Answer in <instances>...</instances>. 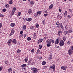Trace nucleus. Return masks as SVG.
I'll return each mask as SVG.
<instances>
[{
	"mask_svg": "<svg viewBox=\"0 0 73 73\" xmlns=\"http://www.w3.org/2000/svg\"><path fill=\"white\" fill-rule=\"evenodd\" d=\"M46 42L47 43V46L48 47H49L51 46V43H52V39H48L46 41Z\"/></svg>",
	"mask_w": 73,
	"mask_h": 73,
	"instance_id": "f257e3e1",
	"label": "nucleus"
},
{
	"mask_svg": "<svg viewBox=\"0 0 73 73\" xmlns=\"http://www.w3.org/2000/svg\"><path fill=\"white\" fill-rule=\"evenodd\" d=\"M31 70H33V73H37L38 72V69L36 68H33L31 69Z\"/></svg>",
	"mask_w": 73,
	"mask_h": 73,
	"instance_id": "f03ea898",
	"label": "nucleus"
},
{
	"mask_svg": "<svg viewBox=\"0 0 73 73\" xmlns=\"http://www.w3.org/2000/svg\"><path fill=\"white\" fill-rule=\"evenodd\" d=\"M64 44H65V43H64V41L62 40H60L59 43V45H60V46H64Z\"/></svg>",
	"mask_w": 73,
	"mask_h": 73,
	"instance_id": "7ed1b4c3",
	"label": "nucleus"
},
{
	"mask_svg": "<svg viewBox=\"0 0 73 73\" xmlns=\"http://www.w3.org/2000/svg\"><path fill=\"white\" fill-rule=\"evenodd\" d=\"M52 68L53 70H54V72L55 70V65H53L52 66H50V69H52Z\"/></svg>",
	"mask_w": 73,
	"mask_h": 73,
	"instance_id": "20e7f679",
	"label": "nucleus"
},
{
	"mask_svg": "<svg viewBox=\"0 0 73 73\" xmlns=\"http://www.w3.org/2000/svg\"><path fill=\"white\" fill-rule=\"evenodd\" d=\"M63 33L62 31L61 30H59L58 32V35L60 36H61V34H62Z\"/></svg>",
	"mask_w": 73,
	"mask_h": 73,
	"instance_id": "39448f33",
	"label": "nucleus"
},
{
	"mask_svg": "<svg viewBox=\"0 0 73 73\" xmlns=\"http://www.w3.org/2000/svg\"><path fill=\"white\" fill-rule=\"evenodd\" d=\"M60 42V40L57 39L56 40L55 42V45H56L57 44H58Z\"/></svg>",
	"mask_w": 73,
	"mask_h": 73,
	"instance_id": "423d86ee",
	"label": "nucleus"
},
{
	"mask_svg": "<svg viewBox=\"0 0 73 73\" xmlns=\"http://www.w3.org/2000/svg\"><path fill=\"white\" fill-rule=\"evenodd\" d=\"M72 49H70L69 50H68V54L69 55H71L72 54Z\"/></svg>",
	"mask_w": 73,
	"mask_h": 73,
	"instance_id": "0eeeda50",
	"label": "nucleus"
},
{
	"mask_svg": "<svg viewBox=\"0 0 73 73\" xmlns=\"http://www.w3.org/2000/svg\"><path fill=\"white\" fill-rule=\"evenodd\" d=\"M22 28L23 30H26V29H27V27L25 25L23 26Z\"/></svg>",
	"mask_w": 73,
	"mask_h": 73,
	"instance_id": "6e6552de",
	"label": "nucleus"
},
{
	"mask_svg": "<svg viewBox=\"0 0 73 73\" xmlns=\"http://www.w3.org/2000/svg\"><path fill=\"white\" fill-rule=\"evenodd\" d=\"M61 69H63V70H65L66 69V66L64 67L63 66L61 67Z\"/></svg>",
	"mask_w": 73,
	"mask_h": 73,
	"instance_id": "1a4fd4ad",
	"label": "nucleus"
},
{
	"mask_svg": "<svg viewBox=\"0 0 73 73\" xmlns=\"http://www.w3.org/2000/svg\"><path fill=\"white\" fill-rule=\"evenodd\" d=\"M17 40H16L15 39H14L12 41V43H14V44H16L17 43Z\"/></svg>",
	"mask_w": 73,
	"mask_h": 73,
	"instance_id": "9d476101",
	"label": "nucleus"
},
{
	"mask_svg": "<svg viewBox=\"0 0 73 73\" xmlns=\"http://www.w3.org/2000/svg\"><path fill=\"white\" fill-rule=\"evenodd\" d=\"M42 41V39H39V40H38V44H40V42H41Z\"/></svg>",
	"mask_w": 73,
	"mask_h": 73,
	"instance_id": "9b49d317",
	"label": "nucleus"
},
{
	"mask_svg": "<svg viewBox=\"0 0 73 73\" xmlns=\"http://www.w3.org/2000/svg\"><path fill=\"white\" fill-rule=\"evenodd\" d=\"M36 37H37V35H36V34L35 33L34 34V35L33 36V38H36Z\"/></svg>",
	"mask_w": 73,
	"mask_h": 73,
	"instance_id": "f8f14e48",
	"label": "nucleus"
},
{
	"mask_svg": "<svg viewBox=\"0 0 73 73\" xmlns=\"http://www.w3.org/2000/svg\"><path fill=\"white\" fill-rule=\"evenodd\" d=\"M60 27L62 29H64V26L62 25V24H60Z\"/></svg>",
	"mask_w": 73,
	"mask_h": 73,
	"instance_id": "ddd939ff",
	"label": "nucleus"
},
{
	"mask_svg": "<svg viewBox=\"0 0 73 73\" xmlns=\"http://www.w3.org/2000/svg\"><path fill=\"white\" fill-rule=\"evenodd\" d=\"M37 13V15L38 16H40V15H41V11H39L36 13Z\"/></svg>",
	"mask_w": 73,
	"mask_h": 73,
	"instance_id": "4468645a",
	"label": "nucleus"
},
{
	"mask_svg": "<svg viewBox=\"0 0 73 73\" xmlns=\"http://www.w3.org/2000/svg\"><path fill=\"white\" fill-rule=\"evenodd\" d=\"M53 7V4L49 6V9H52V8Z\"/></svg>",
	"mask_w": 73,
	"mask_h": 73,
	"instance_id": "2eb2a0df",
	"label": "nucleus"
},
{
	"mask_svg": "<svg viewBox=\"0 0 73 73\" xmlns=\"http://www.w3.org/2000/svg\"><path fill=\"white\" fill-rule=\"evenodd\" d=\"M15 25V24L14 23H11V26L12 27H14Z\"/></svg>",
	"mask_w": 73,
	"mask_h": 73,
	"instance_id": "dca6fc26",
	"label": "nucleus"
},
{
	"mask_svg": "<svg viewBox=\"0 0 73 73\" xmlns=\"http://www.w3.org/2000/svg\"><path fill=\"white\" fill-rule=\"evenodd\" d=\"M28 13L29 14H31L32 13V10L31 9H30L28 11Z\"/></svg>",
	"mask_w": 73,
	"mask_h": 73,
	"instance_id": "f3484780",
	"label": "nucleus"
},
{
	"mask_svg": "<svg viewBox=\"0 0 73 73\" xmlns=\"http://www.w3.org/2000/svg\"><path fill=\"white\" fill-rule=\"evenodd\" d=\"M35 3V1L33 0H32L30 2V4L32 5L33 4Z\"/></svg>",
	"mask_w": 73,
	"mask_h": 73,
	"instance_id": "a211bd4d",
	"label": "nucleus"
},
{
	"mask_svg": "<svg viewBox=\"0 0 73 73\" xmlns=\"http://www.w3.org/2000/svg\"><path fill=\"white\" fill-rule=\"evenodd\" d=\"M52 56L51 55H50V56H49L48 57V60H51V59H52Z\"/></svg>",
	"mask_w": 73,
	"mask_h": 73,
	"instance_id": "6ab92c4d",
	"label": "nucleus"
},
{
	"mask_svg": "<svg viewBox=\"0 0 73 73\" xmlns=\"http://www.w3.org/2000/svg\"><path fill=\"white\" fill-rule=\"evenodd\" d=\"M56 25H57L58 27H60V25H60V23L58 21L57 22Z\"/></svg>",
	"mask_w": 73,
	"mask_h": 73,
	"instance_id": "aec40b11",
	"label": "nucleus"
},
{
	"mask_svg": "<svg viewBox=\"0 0 73 73\" xmlns=\"http://www.w3.org/2000/svg\"><path fill=\"white\" fill-rule=\"evenodd\" d=\"M68 31H65L63 33V34L65 35H66V34H68Z\"/></svg>",
	"mask_w": 73,
	"mask_h": 73,
	"instance_id": "412c9836",
	"label": "nucleus"
},
{
	"mask_svg": "<svg viewBox=\"0 0 73 73\" xmlns=\"http://www.w3.org/2000/svg\"><path fill=\"white\" fill-rule=\"evenodd\" d=\"M68 33H71L72 32V30H69L68 31Z\"/></svg>",
	"mask_w": 73,
	"mask_h": 73,
	"instance_id": "4be33fe9",
	"label": "nucleus"
},
{
	"mask_svg": "<svg viewBox=\"0 0 73 73\" xmlns=\"http://www.w3.org/2000/svg\"><path fill=\"white\" fill-rule=\"evenodd\" d=\"M42 23H43V25H45V20H44L42 21Z\"/></svg>",
	"mask_w": 73,
	"mask_h": 73,
	"instance_id": "5701e85b",
	"label": "nucleus"
},
{
	"mask_svg": "<svg viewBox=\"0 0 73 73\" xmlns=\"http://www.w3.org/2000/svg\"><path fill=\"white\" fill-rule=\"evenodd\" d=\"M8 72H11V71H12V69L11 68H10L8 69Z\"/></svg>",
	"mask_w": 73,
	"mask_h": 73,
	"instance_id": "b1692460",
	"label": "nucleus"
},
{
	"mask_svg": "<svg viewBox=\"0 0 73 73\" xmlns=\"http://www.w3.org/2000/svg\"><path fill=\"white\" fill-rule=\"evenodd\" d=\"M42 45H40L39 46V48L41 49L42 48Z\"/></svg>",
	"mask_w": 73,
	"mask_h": 73,
	"instance_id": "393cba45",
	"label": "nucleus"
},
{
	"mask_svg": "<svg viewBox=\"0 0 73 73\" xmlns=\"http://www.w3.org/2000/svg\"><path fill=\"white\" fill-rule=\"evenodd\" d=\"M46 64V62L45 61L42 62V65H45Z\"/></svg>",
	"mask_w": 73,
	"mask_h": 73,
	"instance_id": "a878e982",
	"label": "nucleus"
},
{
	"mask_svg": "<svg viewBox=\"0 0 73 73\" xmlns=\"http://www.w3.org/2000/svg\"><path fill=\"white\" fill-rule=\"evenodd\" d=\"M9 5L8 4H6L5 7L7 8H9Z\"/></svg>",
	"mask_w": 73,
	"mask_h": 73,
	"instance_id": "bb28decb",
	"label": "nucleus"
},
{
	"mask_svg": "<svg viewBox=\"0 0 73 73\" xmlns=\"http://www.w3.org/2000/svg\"><path fill=\"white\" fill-rule=\"evenodd\" d=\"M32 20V19L31 18H29L27 20L28 21H31Z\"/></svg>",
	"mask_w": 73,
	"mask_h": 73,
	"instance_id": "cd10ccee",
	"label": "nucleus"
},
{
	"mask_svg": "<svg viewBox=\"0 0 73 73\" xmlns=\"http://www.w3.org/2000/svg\"><path fill=\"white\" fill-rule=\"evenodd\" d=\"M31 40V38L30 37H28L27 38V40L28 41H30V40Z\"/></svg>",
	"mask_w": 73,
	"mask_h": 73,
	"instance_id": "c85d7f7f",
	"label": "nucleus"
},
{
	"mask_svg": "<svg viewBox=\"0 0 73 73\" xmlns=\"http://www.w3.org/2000/svg\"><path fill=\"white\" fill-rule=\"evenodd\" d=\"M13 3V2H12V1L11 0L9 1V4H12Z\"/></svg>",
	"mask_w": 73,
	"mask_h": 73,
	"instance_id": "c756f323",
	"label": "nucleus"
},
{
	"mask_svg": "<svg viewBox=\"0 0 73 73\" xmlns=\"http://www.w3.org/2000/svg\"><path fill=\"white\" fill-rule=\"evenodd\" d=\"M27 66L26 64H24L22 65V67H25Z\"/></svg>",
	"mask_w": 73,
	"mask_h": 73,
	"instance_id": "7c9ffc66",
	"label": "nucleus"
},
{
	"mask_svg": "<svg viewBox=\"0 0 73 73\" xmlns=\"http://www.w3.org/2000/svg\"><path fill=\"white\" fill-rule=\"evenodd\" d=\"M21 15V12H19L18 13V15H17V17H19V16H20Z\"/></svg>",
	"mask_w": 73,
	"mask_h": 73,
	"instance_id": "2f4dec72",
	"label": "nucleus"
},
{
	"mask_svg": "<svg viewBox=\"0 0 73 73\" xmlns=\"http://www.w3.org/2000/svg\"><path fill=\"white\" fill-rule=\"evenodd\" d=\"M17 53H20L21 52V50L19 49H18L17 50Z\"/></svg>",
	"mask_w": 73,
	"mask_h": 73,
	"instance_id": "473e14b6",
	"label": "nucleus"
},
{
	"mask_svg": "<svg viewBox=\"0 0 73 73\" xmlns=\"http://www.w3.org/2000/svg\"><path fill=\"white\" fill-rule=\"evenodd\" d=\"M11 33H13L14 34V33H15V30H14V29H12L11 30Z\"/></svg>",
	"mask_w": 73,
	"mask_h": 73,
	"instance_id": "72a5a7b5",
	"label": "nucleus"
},
{
	"mask_svg": "<svg viewBox=\"0 0 73 73\" xmlns=\"http://www.w3.org/2000/svg\"><path fill=\"white\" fill-rule=\"evenodd\" d=\"M67 43L68 45H70V41H68Z\"/></svg>",
	"mask_w": 73,
	"mask_h": 73,
	"instance_id": "f704fd0d",
	"label": "nucleus"
},
{
	"mask_svg": "<svg viewBox=\"0 0 73 73\" xmlns=\"http://www.w3.org/2000/svg\"><path fill=\"white\" fill-rule=\"evenodd\" d=\"M58 18H59V19H61V18H62V17L60 15H58Z\"/></svg>",
	"mask_w": 73,
	"mask_h": 73,
	"instance_id": "c9c22d12",
	"label": "nucleus"
},
{
	"mask_svg": "<svg viewBox=\"0 0 73 73\" xmlns=\"http://www.w3.org/2000/svg\"><path fill=\"white\" fill-rule=\"evenodd\" d=\"M34 16H35V17H37V16H38V15H37V13H35V14L34 15Z\"/></svg>",
	"mask_w": 73,
	"mask_h": 73,
	"instance_id": "e433bc0d",
	"label": "nucleus"
},
{
	"mask_svg": "<svg viewBox=\"0 0 73 73\" xmlns=\"http://www.w3.org/2000/svg\"><path fill=\"white\" fill-rule=\"evenodd\" d=\"M63 40H64V41H65L66 40V38H65V37L64 36L63 38H62Z\"/></svg>",
	"mask_w": 73,
	"mask_h": 73,
	"instance_id": "4c0bfd02",
	"label": "nucleus"
},
{
	"mask_svg": "<svg viewBox=\"0 0 73 73\" xmlns=\"http://www.w3.org/2000/svg\"><path fill=\"white\" fill-rule=\"evenodd\" d=\"M11 42H12V40L10 39L7 42H9L10 43H11Z\"/></svg>",
	"mask_w": 73,
	"mask_h": 73,
	"instance_id": "58836bf2",
	"label": "nucleus"
},
{
	"mask_svg": "<svg viewBox=\"0 0 73 73\" xmlns=\"http://www.w3.org/2000/svg\"><path fill=\"white\" fill-rule=\"evenodd\" d=\"M35 52V50L34 49H33L31 50V52L32 53H34V52Z\"/></svg>",
	"mask_w": 73,
	"mask_h": 73,
	"instance_id": "ea45409f",
	"label": "nucleus"
},
{
	"mask_svg": "<svg viewBox=\"0 0 73 73\" xmlns=\"http://www.w3.org/2000/svg\"><path fill=\"white\" fill-rule=\"evenodd\" d=\"M65 28L66 29V30H68V27H67V26H65Z\"/></svg>",
	"mask_w": 73,
	"mask_h": 73,
	"instance_id": "a19ab883",
	"label": "nucleus"
},
{
	"mask_svg": "<svg viewBox=\"0 0 73 73\" xmlns=\"http://www.w3.org/2000/svg\"><path fill=\"white\" fill-rule=\"evenodd\" d=\"M2 70H3V67L2 66L0 67V72Z\"/></svg>",
	"mask_w": 73,
	"mask_h": 73,
	"instance_id": "79ce46f5",
	"label": "nucleus"
},
{
	"mask_svg": "<svg viewBox=\"0 0 73 73\" xmlns=\"http://www.w3.org/2000/svg\"><path fill=\"white\" fill-rule=\"evenodd\" d=\"M39 52H40V50H37V52H36V54H38L39 53Z\"/></svg>",
	"mask_w": 73,
	"mask_h": 73,
	"instance_id": "37998d69",
	"label": "nucleus"
},
{
	"mask_svg": "<svg viewBox=\"0 0 73 73\" xmlns=\"http://www.w3.org/2000/svg\"><path fill=\"white\" fill-rule=\"evenodd\" d=\"M25 62H27L28 61V58H25Z\"/></svg>",
	"mask_w": 73,
	"mask_h": 73,
	"instance_id": "c03bdc74",
	"label": "nucleus"
},
{
	"mask_svg": "<svg viewBox=\"0 0 73 73\" xmlns=\"http://www.w3.org/2000/svg\"><path fill=\"white\" fill-rule=\"evenodd\" d=\"M67 11H65V13H64V15H65V16H66V15H67Z\"/></svg>",
	"mask_w": 73,
	"mask_h": 73,
	"instance_id": "a18cd8bd",
	"label": "nucleus"
},
{
	"mask_svg": "<svg viewBox=\"0 0 73 73\" xmlns=\"http://www.w3.org/2000/svg\"><path fill=\"white\" fill-rule=\"evenodd\" d=\"M31 62V60L29 61L28 62V64L29 65H30Z\"/></svg>",
	"mask_w": 73,
	"mask_h": 73,
	"instance_id": "49530a36",
	"label": "nucleus"
},
{
	"mask_svg": "<svg viewBox=\"0 0 73 73\" xmlns=\"http://www.w3.org/2000/svg\"><path fill=\"white\" fill-rule=\"evenodd\" d=\"M0 17H4V15L1 14Z\"/></svg>",
	"mask_w": 73,
	"mask_h": 73,
	"instance_id": "de8ad7c7",
	"label": "nucleus"
},
{
	"mask_svg": "<svg viewBox=\"0 0 73 73\" xmlns=\"http://www.w3.org/2000/svg\"><path fill=\"white\" fill-rule=\"evenodd\" d=\"M3 12H5V11H6V9H3Z\"/></svg>",
	"mask_w": 73,
	"mask_h": 73,
	"instance_id": "09e8293b",
	"label": "nucleus"
},
{
	"mask_svg": "<svg viewBox=\"0 0 73 73\" xmlns=\"http://www.w3.org/2000/svg\"><path fill=\"white\" fill-rule=\"evenodd\" d=\"M13 33H10V35H9V36H12V35H13Z\"/></svg>",
	"mask_w": 73,
	"mask_h": 73,
	"instance_id": "8fccbe9b",
	"label": "nucleus"
},
{
	"mask_svg": "<svg viewBox=\"0 0 73 73\" xmlns=\"http://www.w3.org/2000/svg\"><path fill=\"white\" fill-rule=\"evenodd\" d=\"M51 42H52V44H54V40L52 39Z\"/></svg>",
	"mask_w": 73,
	"mask_h": 73,
	"instance_id": "3c124183",
	"label": "nucleus"
},
{
	"mask_svg": "<svg viewBox=\"0 0 73 73\" xmlns=\"http://www.w3.org/2000/svg\"><path fill=\"white\" fill-rule=\"evenodd\" d=\"M30 29H33V27H31L30 28Z\"/></svg>",
	"mask_w": 73,
	"mask_h": 73,
	"instance_id": "603ef678",
	"label": "nucleus"
},
{
	"mask_svg": "<svg viewBox=\"0 0 73 73\" xmlns=\"http://www.w3.org/2000/svg\"><path fill=\"white\" fill-rule=\"evenodd\" d=\"M23 31H21L20 33V34H23Z\"/></svg>",
	"mask_w": 73,
	"mask_h": 73,
	"instance_id": "864d4df0",
	"label": "nucleus"
},
{
	"mask_svg": "<svg viewBox=\"0 0 73 73\" xmlns=\"http://www.w3.org/2000/svg\"><path fill=\"white\" fill-rule=\"evenodd\" d=\"M24 20L25 21H27V19L26 18H23Z\"/></svg>",
	"mask_w": 73,
	"mask_h": 73,
	"instance_id": "5fc2aeb1",
	"label": "nucleus"
},
{
	"mask_svg": "<svg viewBox=\"0 0 73 73\" xmlns=\"http://www.w3.org/2000/svg\"><path fill=\"white\" fill-rule=\"evenodd\" d=\"M1 27H2V24L0 23V28H1Z\"/></svg>",
	"mask_w": 73,
	"mask_h": 73,
	"instance_id": "6e6d98bb",
	"label": "nucleus"
},
{
	"mask_svg": "<svg viewBox=\"0 0 73 73\" xmlns=\"http://www.w3.org/2000/svg\"><path fill=\"white\" fill-rule=\"evenodd\" d=\"M48 15L46 14H44V16H45V17L47 16Z\"/></svg>",
	"mask_w": 73,
	"mask_h": 73,
	"instance_id": "4d7b16f0",
	"label": "nucleus"
},
{
	"mask_svg": "<svg viewBox=\"0 0 73 73\" xmlns=\"http://www.w3.org/2000/svg\"><path fill=\"white\" fill-rule=\"evenodd\" d=\"M8 42V45H9V46H10L11 45V43H9V42Z\"/></svg>",
	"mask_w": 73,
	"mask_h": 73,
	"instance_id": "13d9d810",
	"label": "nucleus"
},
{
	"mask_svg": "<svg viewBox=\"0 0 73 73\" xmlns=\"http://www.w3.org/2000/svg\"><path fill=\"white\" fill-rule=\"evenodd\" d=\"M71 48L72 50H73V46H71L70 47Z\"/></svg>",
	"mask_w": 73,
	"mask_h": 73,
	"instance_id": "bf43d9fd",
	"label": "nucleus"
},
{
	"mask_svg": "<svg viewBox=\"0 0 73 73\" xmlns=\"http://www.w3.org/2000/svg\"><path fill=\"white\" fill-rule=\"evenodd\" d=\"M38 26H39L38 24H37L36 25V27L37 28H38Z\"/></svg>",
	"mask_w": 73,
	"mask_h": 73,
	"instance_id": "052dcab7",
	"label": "nucleus"
},
{
	"mask_svg": "<svg viewBox=\"0 0 73 73\" xmlns=\"http://www.w3.org/2000/svg\"><path fill=\"white\" fill-rule=\"evenodd\" d=\"M69 11L70 12H72V9H69Z\"/></svg>",
	"mask_w": 73,
	"mask_h": 73,
	"instance_id": "680f3d73",
	"label": "nucleus"
},
{
	"mask_svg": "<svg viewBox=\"0 0 73 73\" xmlns=\"http://www.w3.org/2000/svg\"><path fill=\"white\" fill-rule=\"evenodd\" d=\"M26 36H27V34H25L24 35V38H25Z\"/></svg>",
	"mask_w": 73,
	"mask_h": 73,
	"instance_id": "e2e57ef3",
	"label": "nucleus"
},
{
	"mask_svg": "<svg viewBox=\"0 0 73 73\" xmlns=\"http://www.w3.org/2000/svg\"><path fill=\"white\" fill-rule=\"evenodd\" d=\"M68 18H71V17H70V16L69 15H68Z\"/></svg>",
	"mask_w": 73,
	"mask_h": 73,
	"instance_id": "0e129e2a",
	"label": "nucleus"
},
{
	"mask_svg": "<svg viewBox=\"0 0 73 73\" xmlns=\"http://www.w3.org/2000/svg\"><path fill=\"white\" fill-rule=\"evenodd\" d=\"M16 10V9L15 7H14L13 8V10H14V11H15Z\"/></svg>",
	"mask_w": 73,
	"mask_h": 73,
	"instance_id": "69168bd1",
	"label": "nucleus"
},
{
	"mask_svg": "<svg viewBox=\"0 0 73 73\" xmlns=\"http://www.w3.org/2000/svg\"><path fill=\"white\" fill-rule=\"evenodd\" d=\"M44 12H45V13H48V12H47V11H44Z\"/></svg>",
	"mask_w": 73,
	"mask_h": 73,
	"instance_id": "338daca9",
	"label": "nucleus"
},
{
	"mask_svg": "<svg viewBox=\"0 0 73 73\" xmlns=\"http://www.w3.org/2000/svg\"><path fill=\"white\" fill-rule=\"evenodd\" d=\"M46 68H47L46 66H44V69H46Z\"/></svg>",
	"mask_w": 73,
	"mask_h": 73,
	"instance_id": "774afa93",
	"label": "nucleus"
}]
</instances>
